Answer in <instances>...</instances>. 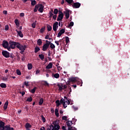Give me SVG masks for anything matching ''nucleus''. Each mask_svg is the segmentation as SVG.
<instances>
[{"mask_svg": "<svg viewBox=\"0 0 130 130\" xmlns=\"http://www.w3.org/2000/svg\"><path fill=\"white\" fill-rule=\"evenodd\" d=\"M0 130H14V128L10 127L9 125H5V123L0 121Z\"/></svg>", "mask_w": 130, "mask_h": 130, "instance_id": "f257e3e1", "label": "nucleus"}, {"mask_svg": "<svg viewBox=\"0 0 130 130\" xmlns=\"http://www.w3.org/2000/svg\"><path fill=\"white\" fill-rule=\"evenodd\" d=\"M44 8V6L42 4L37 5L35 7V8L34 9V12L35 13H36L38 11H38L39 12L43 13Z\"/></svg>", "mask_w": 130, "mask_h": 130, "instance_id": "f03ea898", "label": "nucleus"}, {"mask_svg": "<svg viewBox=\"0 0 130 130\" xmlns=\"http://www.w3.org/2000/svg\"><path fill=\"white\" fill-rule=\"evenodd\" d=\"M27 48V46L26 45H24L23 46L21 45L20 43H18V45L17 46V48L21 50L20 53L22 54L23 52H25V49Z\"/></svg>", "mask_w": 130, "mask_h": 130, "instance_id": "7ed1b4c3", "label": "nucleus"}, {"mask_svg": "<svg viewBox=\"0 0 130 130\" xmlns=\"http://www.w3.org/2000/svg\"><path fill=\"white\" fill-rule=\"evenodd\" d=\"M46 43H45L43 46L42 50L44 51H46L48 48H49L50 46V41H45Z\"/></svg>", "mask_w": 130, "mask_h": 130, "instance_id": "20e7f679", "label": "nucleus"}, {"mask_svg": "<svg viewBox=\"0 0 130 130\" xmlns=\"http://www.w3.org/2000/svg\"><path fill=\"white\" fill-rule=\"evenodd\" d=\"M9 45H10V47L11 48V49H14L16 47L17 48L18 42L10 41L9 42Z\"/></svg>", "mask_w": 130, "mask_h": 130, "instance_id": "39448f33", "label": "nucleus"}, {"mask_svg": "<svg viewBox=\"0 0 130 130\" xmlns=\"http://www.w3.org/2000/svg\"><path fill=\"white\" fill-rule=\"evenodd\" d=\"M77 82V77H70L68 81L67 84L71 85V82L75 83Z\"/></svg>", "mask_w": 130, "mask_h": 130, "instance_id": "423d86ee", "label": "nucleus"}, {"mask_svg": "<svg viewBox=\"0 0 130 130\" xmlns=\"http://www.w3.org/2000/svg\"><path fill=\"white\" fill-rule=\"evenodd\" d=\"M64 14L61 10H59V15L57 18V21H61L63 19Z\"/></svg>", "mask_w": 130, "mask_h": 130, "instance_id": "0eeeda50", "label": "nucleus"}, {"mask_svg": "<svg viewBox=\"0 0 130 130\" xmlns=\"http://www.w3.org/2000/svg\"><path fill=\"white\" fill-rule=\"evenodd\" d=\"M52 124L54 125L55 130H59L60 126L57 121H54L53 122Z\"/></svg>", "mask_w": 130, "mask_h": 130, "instance_id": "6e6552de", "label": "nucleus"}, {"mask_svg": "<svg viewBox=\"0 0 130 130\" xmlns=\"http://www.w3.org/2000/svg\"><path fill=\"white\" fill-rule=\"evenodd\" d=\"M2 54L4 57L5 58H9L10 57V52H8L6 50H3L2 52Z\"/></svg>", "mask_w": 130, "mask_h": 130, "instance_id": "1a4fd4ad", "label": "nucleus"}, {"mask_svg": "<svg viewBox=\"0 0 130 130\" xmlns=\"http://www.w3.org/2000/svg\"><path fill=\"white\" fill-rule=\"evenodd\" d=\"M81 3L79 2H76V3H73V5H72V7H73L74 9H78L80 8L81 6Z\"/></svg>", "mask_w": 130, "mask_h": 130, "instance_id": "9d476101", "label": "nucleus"}, {"mask_svg": "<svg viewBox=\"0 0 130 130\" xmlns=\"http://www.w3.org/2000/svg\"><path fill=\"white\" fill-rule=\"evenodd\" d=\"M58 23L57 21L55 22V23H53V29L54 31H57L58 27Z\"/></svg>", "mask_w": 130, "mask_h": 130, "instance_id": "9b49d317", "label": "nucleus"}, {"mask_svg": "<svg viewBox=\"0 0 130 130\" xmlns=\"http://www.w3.org/2000/svg\"><path fill=\"white\" fill-rule=\"evenodd\" d=\"M2 46L3 48L6 49V48H7V47L9 46V44L7 41H4L2 43Z\"/></svg>", "mask_w": 130, "mask_h": 130, "instance_id": "f8f14e48", "label": "nucleus"}, {"mask_svg": "<svg viewBox=\"0 0 130 130\" xmlns=\"http://www.w3.org/2000/svg\"><path fill=\"white\" fill-rule=\"evenodd\" d=\"M64 13L65 14V15L66 17V19H68L70 17V10H67L64 11Z\"/></svg>", "mask_w": 130, "mask_h": 130, "instance_id": "ddd939ff", "label": "nucleus"}, {"mask_svg": "<svg viewBox=\"0 0 130 130\" xmlns=\"http://www.w3.org/2000/svg\"><path fill=\"white\" fill-rule=\"evenodd\" d=\"M65 32V29H62L59 31V33L58 34L57 37L60 38L62 34H64Z\"/></svg>", "mask_w": 130, "mask_h": 130, "instance_id": "4468645a", "label": "nucleus"}, {"mask_svg": "<svg viewBox=\"0 0 130 130\" xmlns=\"http://www.w3.org/2000/svg\"><path fill=\"white\" fill-rule=\"evenodd\" d=\"M66 123H67V125L69 127H72V125L73 124V121H72L68 120V121H67Z\"/></svg>", "mask_w": 130, "mask_h": 130, "instance_id": "2eb2a0df", "label": "nucleus"}, {"mask_svg": "<svg viewBox=\"0 0 130 130\" xmlns=\"http://www.w3.org/2000/svg\"><path fill=\"white\" fill-rule=\"evenodd\" d=\"M53 67V63L52 62H49L47 66L46 67V69H51Z\"/></svg>", "mask_w": 130, "mask_h": 130, "instance_id": "dca6fc26", "label": "nucleus"}, {"mask_svg": "<svg viewBox=\"0 0 130 130\" xmlns=\"http://www.w3.org/2000/svg\"><path fill=\"white\" fill-rule=\"evenodd\" d=\"M15 31L17 32V34L18 36H19L21 38H23V35L22 33V31H18L17 29L15 30Z\"/></svg>", "mask_w": 130, "mask_h": 130, "instance_id": "f3484780", "label": "nucleus"}, {"mask_svg": "<svg viewBox=\"0 0 130 130\" xmlns=\"http://www.w3.org/2000/svg\"><path fill=\"white\" fill-rule=\"evenodd\" d=\"M58 111H59V109L57 108H55V116H56V117L57 118H58L59 116V113H58Z\"/></svg>", "mask_w": 130, "mask_h": 130, "instance_id": "a211bd4d", "label": "nucleus"}, {"mask_svg": "<svg viewBox=\"0 0 130 130\" xmlns=\"http://www.w3.org/2000/svg\"><path fill=\"white\" fill-rule=\"evenodd\" d=\"M57 86L59 87V91H62L63 90V85L62 83H61V84H57Z\"/></svg>", "mask_w": 130, "mask_h": 130, "instance_id": "6ab92c4d", "label": "nucleus"}, {"mask_svg": "<svg viewBox=\"0 0 130 130\" xmlns=\"http://www.w3.org/2000/svg\"><path fill=\"white\" fill-rule=\"evenodd\" d=\"M52 77H54L55 78H56V79H58V78H59V77H60V75H59V74H58V73H55V74H52Z\"/></svg>", "mask_w": 130, "mask_h": 130, "instance_id": "aec40b11", "label": "nucleus"}, {"mask_svg": "<svg viewBox=\"0 0 130 130\" xmlns=\"http://www.w3.org/2000/svg\"><path fill=\"white\" fill-rule=\"evenodd\" d=\"M8 104H9V102L8 101H6L5 104H4V109L5 110H7L8 106Z\"/></svg>", "mask_w": 130, "mask_h": 130, "instance_id": "412c9836", "label": "nucleus"}, {"mask_svg": "<svg viewBox=\"0 0 130 130\" xmlns=\"http://www.w3.org/2000/svg\"><path fill=\"white\" fill-rule=\"evenodd\" d=\"M25 127L27 130H29V128L31 127V125L29 123H26Z\"/></svg>", "mask_w": 130, "mask_h": 130, "instance_id": "4be33fe9", "label": "nucleus"}, {"mask_svg": "<svg viewBox=\"0 0 130 130\" xmlns=\"http://www.w3.org/2000/svg\"><path fill=\"white\" fill-rule=\"evenodd\" d=\"M43 42L41 39H38V40L37 42V44L39 45V46H41Z\"/></svg>", "mask_w": 130, "mask_h": 130, "instance_id": "5701e85b", "label": "nucleus"}, {"mask_svg": "<svg viewBox=\"0 0 130 130\" xmlns=\"http://www.w3.org/2000/svg\"><path fill=\"white\" fill-rule=\"evenodd\" d=\"M15 25H16L17 27H19L20 22H19V21L18 20V19H15Z\"/></svg>", "mask_w": 130, "mask_h": 130, "instance_id": "b1692460", "label": "nucleus"}, {"mask_svg": "<svg viewBox=\"0 0 130 130\" xmlns=\"http://www.w3.org/2000/svg\"><path fill=\"white\" fill-rule=\"evenodd\" d=\"M44 102V100L43 98H41V99L40 100L39 103V106H42V104H43Z\"/></svg>", "mask_w": 130, "mask_h": 130, "instance_id": "393cba45", "label": "nucleus"}, {"mask_svg": "<svg viewBox=\"0 0 130 130\" xmlns=\"http://www.w3.org/2000/svg\"><path fill=\"white\" fill-rule=\"evenodd\" d=\"M40 50V48H39V47H35L34 52L35 53H37L38 52H39Z\"/></svg>", "mask_w": 130, "mask_h": 130, "instance_id": "a878e982", "label": "nucleus"}, {"mask_svg": "<svg viewBox=\"0 0 130 130\" xmlns=\"http://www.w3.org/2000/svg\"><path fill=\"white\" fill-rule=\"evenodd\" d=\"M39 57L40 58H41V60H43L45 58L44 55H43V54H39Z\"/></svg>", "mask_w": 130, "mask_h": 130, "instance_id": "bb28decb", "label": "nucleus"}, {"mask_svg": "<svg viewBox=\"0 0 130 130\" xmlns=\"http://www.w3.org/2000/svg\"><path fill=\"white\" fill-rule=\"evenodd\" d=\"M37 89V87H35L34 88L31 89L30 91V93H35L36 92V90Z\"/></svg>", "mask_w": 130, "mask_h": 130, "instance_id": "cd10ccee", "label": "nucleus"}, {"mask_svg": "<svg viewBox=\"0 0 130 130\" xmlns=\"http://www.w3.org/2000/svg\"><path fill=\"white\" fill-rule=\"evenodd\" d=\"M55 103L56 104V107H58L59 106L61 105V103H60V101L57 100L55 101Z\"/></svg>", "mask_w": 130, "mask_h": 130, "instance_id": "c85d7f7f", "label": "nucleus"}, {"mask_svg": "<svg viewBox=\"0 0 130 130\" xmlns=\"http://www.w3.org/2000/svg\"><path fill=\"white\" fill-rule=\"evenodd\" d=\"M28 70H30L32 69V63H28L27 64Z\"/></svg>", "mask_w": 130, "mask_h": 130, "instance_id": "c756f323", "label": "nucleus"}, {"mask_svg": "<svg viewBox=\"0 0 130 130\" xmlns=\"http://www.w3.org/2000/svg\"><path fill=\"white\" fill-rule=\"evenodd\" d=\"M0 86L2 88H6L7 87V85L5 83H2L0 84Z\"/></svg>", "mask_w": 130, "mask_h": 130, "instance_id": "7c9ffc66", "label": "nucleus"}, {"mask_svg": "<svg viewBox=\"0 0 130 130\" xmlns=\"http://www.w3.org/2000/svg\"><path fill=\"white\" fill-rule=\"evenodd\" d=\"M31 5L32 6H35L37 4V2H36V1L35 0H31Z\"/></svg>", "mask_w": 130, "mask_h": 130, "instance_id": "2f4dec72", "label": "nucleus"}, {"mask_svg": "<svg viewBox=\"0 0 130 130\" xmlns=\"http://www.w3.org/2000/svg\"><path fill=\"white\" fill-rule=\"evenodd\" d=\"M47 30L48 31H51V30L52 29V27L51 26H50V25H47Z\"/></svg>", "mask_w": 130, "mask_h": 130, "instance_id": "473e14b6", "label": "nucleus"}, {"mask_svg": "<svg viewBox=\"0 0 130 130\" xmlns=\"http://www.w3.org/2000/svg\"><path fill=\"white\" fill-rule=\"evenodd\" d=\"M50 48L52 49H53L55 48V46L54 45H53V44L52 43H51V42H50Z\"/></svg>", "mask_w": 130, "mask_h": 130, "instance_id": "72a5a7b5", "label": "nucleus"}, {"mask_svg": "<svg viewBox=\"0 0 130 130\" xmlns=\"http://www.w3.org/2000/svg\"><path fill=\"white\" fill-rule=\"evenodd\" d=\"M66 3H68L69 5L72 4L73 3V0H66Z\"/></svg>", "mask_w": 130, "mask_h": 130, "instance_id": "f704fd0d", "label": "nucleus"}, {"mask_svg": "<svg viewBox=\"0 0 130 130\" xmlns=\"http://www.w3.org/2000/svg\"><path fill=\"white\" fill-rule=\"evenodd\" d=\"M52 16H53V13H52V11H49V18H51Z\"/></svg>", "mask_w": 130, "mask_h": 130, "instance_id": "c9c22d12", "label": "nucleus"}, {"mask_svg": "<svg viewBox=\"0 0 130 130\" xmlns=\"http://www.w3.org/2000/svg\"><path fill=\"white\" fill-rule=\"evenodd\" d=\"M32 97H31V96H30V97H28V98L27 99L26 101H27V102H32Z\"/></svg>", "mask_w": 130, "mask_h": 130, "instance_id": "e433bc0d", "label": "nucleus"}, {"mask_svg": "<svg viewBox=\"0 0 130 130\" xmlns=\"http://www.w3.org/2000/svg\"><path fill=\"white\" fill-rule=\"evenodd\" d=\"M16 74L18 75H21V71L19 70V69H17L16 70Z\"/></svg>", "mask_w": 130, "mask_h": 130, "instance_id": "4c0bfd02", "label": "nucleus"}, {"mask_svg": "<svg viewBox=\"0 0 130 130\" xmlns=\"http://www.w3.org/2000/svg\"><path fill=\"white\" fill-rule=\"evenodd\" d=\"M74 22L72 21L69 24V28L71 27H73V26H74Z\"/></svg>", "mask_w": 130, "mask_h": 130, "instance_id": "58836bf2", "label": "nucleus"}, {"mask_svg": "<svg viewBox=\"0 0 130 130\" xmlns=\"http://www.w3.org/2000/svg\"><path fill=\"white\" fill-rule=\"evenodd\" d=\"M41 118H42V121L44 123L46 122V120L45 117L43 115H41Z\"/></svg>", "mask_w": 130, "mask_h": 130, "instance_id": "ea45409f", "label": "nucleus"}, {"mask_svg": "<svg viewBox=\"0 0 130 130\" xmlns=\"http://www.w3.org/2000/svg\"><path fill=\"white\" fill-rule=\"evenodd\" d=\"M77 84L78 85H80V86H82V84H83V82L81 81V82H80V81H78V80H77Z\"/></svg>", "mask_w": 130, "mask_h": 130, "instance_id": "a19ab883", "label": "nucleus"}, {"mask_svg": "<svg viewBox=\"0 0 130 130\" xmlns=\"http://www.w3.org/2000/svg\"><path fill=\"white\" fill-rule=\"evenodd\" d=\"M45 30V27H43L41 28V30H40V32L41 33H43Z\"/></svg>", "mask_w": 130, "mask_h": 130, "instance_id": "79ce46f5", "label": "nucleus"}, {"mask_svg": "<svg viewBox=\"0 0 130 130\" xmlns=\"http://www.w3.org/2000/svg\"><path fill=\"white\" fill-rule=\"evenodd\" d=\"M58 12L59 11L57 9H55L53 13H54L55 15H57Z\"/></svg>", "mask_w": 130, "mask_h": 130, "instance_id": "37998d69", "label": "nucleus"}, {"mask_svg": "<svg viewBox=\"0 0 130 130\" xmlns=\"http://www.w3.org/2000/svg\"><path fill=\"white\" fill-rule=\"evenodd\" d=\"M24 85L26 86H29V81H24Z\"/></svg>", "mask_w": 130, "mask_h": 130, "instance_id": "c03bdc74", "label": "nucleus"}, {"mask_svg": "<svg viewBox=\"0 0 130 130\" xmlns=\"http://www.w3.org/2000/svg\"><path fill=\"white\" fill-rule=\"evenodd\" d=\"M66 44H68V43L70 42L69 38L68 37H66Z\"/></svg>", "mask_w": 130, "mask_h": 130, "instance_id": "a18cd8bd", "label": "nucleus"}, {"mask_svg": "<svg viewBox=\"0 0 130 130\" xmlns=\"http://www.w3.org/2000/svg\"><path fill=\"white\" fill-rule=\"evenodd\" d=\"M44 86H49V84L48 83L47 81H44Z\"/></svg>", "mask_w": 130, "mask_h": 130, "instance_id": "49530a36", "label": "nucleus"}, {"mask_svg": "<svg viewBox=\"0 0 130 130\" xmlns=\"http://www.w3.org/2000/svg\"><path fill=\"white\" fill-rule=\"evenodd\" d=\"M60 104H63L64 103H66L65 100L63 99H61L60 100Z\"/></svg>", "mask_w": 130, "mask_h": 130, "instance_id": "de8ad7c7", "label": "nucleus"}, {"mask_svg": "<svg viewBox=\"0 0 130 130\" xmlns=\"http://www.w3.org/2000/svg\"><path fill=\"white\" fill-rule=\"evenodd\" d=\"M68 130H77V129L74 127H68Z\"/></svg>", "mask_w": 130, "mask_h": 130, "instance_id": "09e8293b", "label": "nucleus"}, {"mask_svg": "<svg viewBox=\"0 0 130 130\" xmlns=\"http://www.w3.org/2000/svg\"><path fill=\"white\" fill-rule=\"evenodd\" d=\"M67 119H68V117L66 116H63L62 117V119L64 120H66V121L67 120Z\"/></svg>", "mask_w": 130, "mask_h": 130, "instance_id": "8fccbe9b", "label": "nucleus"}, {"mask_svg": "<svg viewBox=\"0 0 130 130\" xmlns=\"http://www.w3.org/2000/svg\"><path fill=\"white\" fill-rule=\"evenodd\" d=\"M49 36H50V34L48 33V34L46 35V37H45V40H48V39H49Z\"/></svg>", "mask_w": 130, "mask_h": 130, "instance_id": "3c124183", "label": "nucleus"}, {"mask_svg": "<svg viewBox=\"0 0 130 130\" xmlns=\"http://www.w3.org/2000/svg\"><path fill=\"white\" fill-rule=\"evenodd\" d=\"M67 103L68 105H70L71 102L68 99L66 101L65 100V103Z\"/></svg>", "mask_w": 130, "mask_h": 130, "instance_id": "603ef678", "label": "nucleus"}, {"mask_svg": "<svg viewBox=\"0 0 130 130\" xmlns=\"http://www.w3.org/2000/svg\"><path fill=\"white\" fill-rule=\"evenodd\" d=\"M9 29V25H7L5 26V30L6 31H8V30Z\"/></svg>", "mask_w": 130, "mask_h": 130, "instance_id": "864d4df0", "label": "nucleus"}, {"mask_svg": "<svg viewBox=\"0 0 130 130\" xmlns=\"http://www.w3.org/2000/svg\"><path fill=\"white\" fill-rule=\"evenodd\" d=\"M57 17V15H53V19H54V20H56Z\"/></svg>", "mask_w": 130, "mask_h": 130, "instance_id": "5fc2aeb1", "label": "nucleus"}, {"mask_svg": "<svg viewBox=\"0 0 130 130\" xmlns=\"http://www.w3.org/2000/svg\"><path fill=\"white\" fill-rule=\"evenodd\" d=\"M4 81H7L8 80V76H7L5 77H3V78L2 79Z\"/></svg>", "mask_w": 130, "mask_h": 130, "instance_id": "6e6d98bb", "label": "nucleus"}, {"mask_svg": "<svg viewBox=\"0 0 130 130\" xmlns=\"http://www.w3.org/2000/svg\"><path fill=\"white\" fill-rule=\"evenodd\" d=\"M6 49H7L8 50V51H11V45H10L9 46H8L7 47V48H6Z\"/></svg>", "mask_w": 130, "mask_h": 130, "instance_id": "4d7b16f0", "label": "nucleus"}, {"mask_svg": "<svg viewBox=\"0 0 130 130\" xmlns=\"http://www.w3.org/2000/svg\"><path fill=\"white\" fill-rule=\"evenodd\" d=\"M36 23H32V24H31V27H32V28H36Z\"/></svg>", "mask_w": 130, "mask_h": 130, "instance_id": "13d9d810", "label": "nucleus"}, {"mask_svg": "<svg viewBox=\"0 0 130 130\" xmlns=\"http://www.w3.org/2000/svg\"><path fill=\"white\" fill-rule=\"evenodd\" d=\"M25 16V14L24 13H21L20 14V17H24Z\"/></svg>", "mask_w": 130, "mask_h": 130, "instance_id": "bf43d9fd", "label": "nucleus"}, {"mask_svg": "<svg viewBox=\"0 0 130 130\" xmlns=\"http://www.w3.org/2000/svg\"><path fill=\"white\" fill-rule=\"evenodd\" d=\"M3 14H4V15H7V14H8V12H7V11H6V10H4V11H3Z\"/></svg>", "mask_w": 130, "mask_h": 130, "instance_id": "052dcab7", "label": "nucleus"}, {"mask_svg": "<svg viewBox=\"0 0 130 130\" xmlns=\"http://www.w3.org/2000/svg\"><path fill=\"white\" fill-rule=\"evenodd\" d=\"M62 105L64 108H66L68 107L67 105H66V103H63Z\"/></svg>", "mask_w": 130, "mask_h": 130, "instance_id": "680f3d73", "label": "nucleus"}, {"mask_svg": "<svg viewBox=\"0 0 130 130\" xmlns=\"http://www.w3.org/2000/svg\"><path fill=\"white\" fill-rule=\"evenodd\" d=\"M20 93H21L22 96H23L24 95H25V91H22V92H20Z\"/></svg>", "mask_w": 130, "mask_h": 130, "instance_id": "e2e57ef3", "label": "nucleus"}, {"mask_svg": "<svg viewBox=\"0 0 130 130\" xmlns=\"http://www.w3.org/2000/svg\"><path fill=\"white\" fill-rule=\"evenodd\" d=\"M55 43L57 45V46H59V43L58 41H55Z\"/></svg>", "mask_w": 130, "mask_h": 130, "instance_id": "0e129e2a", "label": "nucleus"}, {"mask_svg": "<svg viewBox=\"0 0 130 130\" xmlns=\"http://www.w3.org/2000/svg\"><path fill=\"white\" fill-rule=\"evenodd\" d=\"M68 88L69 89V91L71 92H72V87L70 86H69Z\"/></svg>", "mask_w": 130, "mask_h": 130, "instance_id": "69168bd1", "label": "nucleus"}, {"mask_svg": "<svg viewBox=\"0 0 130 130\" xmlns=\"http://www.w3.org/2000/svg\"><path fill=\"white\" fill-rule=\"evenodd\" d=\"M62 130H67L65 126H62Z\"/></svg>", "mask_w": 130, "mask_h": 130, "instance_id": "338daca9", "label": "nucleus"}, {"mask_svg": "<svg viewBox=\"0 0 130 130\" xmlns=\"http://www.w3.org/2000/svg\"><path fill=\"white\" fill-rule=\"evenodd\" d=\"M40 130H45V127H42L40 128Z\"/></svg>", "mask_w": 130, "mask_h": 130, "instance_id": "774afa93", "label": "nucleus"}]
</instances>
